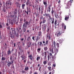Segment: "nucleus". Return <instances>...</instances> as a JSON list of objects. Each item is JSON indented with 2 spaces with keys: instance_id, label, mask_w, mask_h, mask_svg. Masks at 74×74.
I'll use <instances>...</instances> for the list:
<instances>
[{
  "instance_id": "nucleus-1",
  "label": "nucleus",
  "mask_w": 74,
  "mask_h": 74,
  "mask_svg": "<svg viewBox=\"0 0 74 74\" xmlns=\"http://www.w3.org/2000/svg\"><path fill=\"white\" fill-rule=\"evenodd\" d=\"M26 20L25 19L24 20V22H25V23H24L23 25V32H26V28H27V25H29V24H28L29 23V22H28L27 21H26Z\"/></svg>"
},
{
  "instance_id": "nucleus-2",
  "label": "nucleus",
  "mask_w": 74,
  "mask_h": 74,
  "mask_svg": "<svg viewBox=\"0 0 74 74\" xmlns=\"http://www.w3.org/2000/svg\"><path fill=\"white\" fill-rule=\"evenodd\" d=\"M73 2V0H70V1H68L66 4V8L69 9L71 6V4Z\"/></svg>"
},
{
  "instance_id": "nucleus-3",
  "label": "nucleus",
  "mask_w": 74,
  "mask_h": 74,
  "mask_svg": "<svg viewBox=\"0 0 74 74\" xmlns=\"http://www.w3.org/2000/svg\"><path fill=\"white\" fill-rule=\"evenodd\" d=\"M64 32V30H62L60 31H58L57 32V37H59L60 36L62 35V33H63Z\"/></svg>"
},
{
  "instance_id": "nucleus-4",
  "label": "nucleus",
  "mask_w": 74,
  "mask_h": 74,
  "mask_svg": "<svg viewBox=\"0 0 74 74\" xmlns=\"http://www.w3.org/2000/svg\"><path fill=\"white\" fill-rule=\"evenodd\" d=\"M48 40H46L45 42V43L44 44V46H46V47H44V49L45 51H47L48 49V48L47 47H48Z\"/></svg>"
},
{
  "instance_id": "nucleus-5",
  "label": "nucleus",
  "mask_w": 74,
  "mask_h": 74,
  "mask_svg": "<svg viewBox=\"0 0 74 74\" xmlns=\"http://www.w3.org/2000/svg\"><path fill=\"white\" fill-rule=\"evenodd\" d=\"M56 46H57V48H56V50L54 51L55 53H57L58 52V50H59V44L58 43H57L56 44Z\"/></svg>"
},
{
  "instance_id": "nucleus-6",
  "label": "nucleus",
  "mask_w": 74,
  "mask_h": 74,
  "mask_svg": "<svg viewBox=\"0 0 74 74\" xmlns=\"http://www.w3.org/2000/svg\"><path fill=\"white\" fill-rule=\"evenodd\" d=\"M5 4H6V6H7L8 7V5H9V4L10 5H11V3L10 1H6L5 3Z\"/></svg>"
},
{
  "instance_id": "nucleus-7",
  "label": "nucleus",
  "mask_w": 74,
  "mask_h": 74,
  "mask_svg": "<svg viewBox=\"0 0 74 74\" xmlns=\"http://www.w3.org/2000/svg\"><path fill=\"white\" fill-rule=\"evenodd\" d=\"M50 20H51V23L53 24L54 23V21H55V19L54 18H51V16L49 18Z\"/></svg>"
},
{
  "instance_id": "nucleus-8",
  "label": "nucleus",
  "mask_w": 74,
  "mask_h": 74,
  "mask_svg": "<svg viewBox=\"0 0 74 74\" xmlns=\"http://www.w3.org/2000/svg\"><path fill=\"white\" fill-rule=\"evenodd\" d=\"M42 30L43 31L44 30L45 31V29L47 28V24H43L42 25Z\"/></svg>"
},
{
  "instance_id": "nucleus-9",
  "label": "nucleus",
  "mask_w": 74,
  "mask_h": 74,
  "mask_svg": "<svg viewBox=\"0 0 74 74\" xmlns=\"http://www.w3.org/2000/svg\"><path fill=\"white\" fill-rule=\"evenodd\" d=\"M46 37L48 40H51V34H46Z\"/></svg>"
},
{
  "instance_id": "nucleus-10",
  "label": "nucleus",
  "mask_w": 74,
  "mask_h": 74,
  "mask_svg": "<svg viewBox=\"0 0 74 74\" xmlns=\"http://www.w3.org/2000/svg\"><path fill=\"white\" fill-rule=\"evenodd\" d=\"M28 58H30V59L31 60H33V59H34V58L33 57V55L32 54L30 55L29 56H28Z\"/></svg>"
},
{
  "instance_id": "nucleus-11",
  "label": "nucleus",
  "mask_w": 74,
  "mask_h": 74,
  "mask_svg": "<svg viewBox=\"0 0 74 74\" xmlns=\"http://www.w3.org/2000/svg\"><path fill=\"white\" fill-rule=\"evenodd\" d=\"M30 1V0H27V2L26 3V4L27 6L28 5H30L31 4L30 3H31V2H30V1Z\"/></svg>"
},
{
  "instance_id": "nucleus-12",
  "label": "nucleus",
  "mask_w": 74,
  "mask_h": 74,
  "mask_svg": "<svg viewBox=\"0 0 74 74\" xmlns=\"http://www.w3.org/2000/svg\"><path fill=\"white\" fill-rule=\"evenodd\" d=\"M61 26H62V27H64V29H66V26L64 25V23H62Z\"/></svg>"
},
{
  "instance_id": "nucleus-13",
  "label": "nucleus",
  "mask_w": 74,
  "mask_h": 74,
  "mask_svg": "<svg viewBox=\"0 0 74 74\" xmlns=\"http://www.w3.org/2000/svg\"><path fill=\"white\" fill-rule=\"evenodd\" d=\"M40 39V37H39L38 36H36V42H37V41H38Z\"/></svg>"
},
{
  "instance_id": "nucleus-14",
  "label": "nucleus",
  "mask_w": 74,
  "mask_h": 74,
  "mask_svg": "<svg viewBox=\"0 0 74 74\" xmlns=\"http://www.w3.org/2000/svg\"><path fill=\"white\" fill-rule=\"evenodd\" d=\"M38 36L39 37H42V32L41 31L38 32Z\"/></svg>"
},
{
  "instance_id": "nucleus-15",
  "label": "nucleus",
  "mask_w": 74,
  "mask_h": 74,
  "mask_svg": "<svg viewBox=\"0 0 74 74\" xmlns=\"http://www.w3.org/2000/svg\"><path fill=\"white\" fill-rule=\"evenodd\" d=\"M69 19V16H66L65 18V21H67Z\"/></svg>"
},
{
  "instance_id": "nucleus-16",
  "label": "nucleus",
  "mask_w": 74,
  "mask_h": 74,
  "mask_svg": "<svg viewBox=\"0 0 74 74\" xmlns=\"http://www.w3.org/2000/svg\"><path fill=\"white\" fill-rule=\"evenodd\" d=\"M45 16L46 17H49V18L50 17L51 15H50V14H47V13H45Z\"/></svg>"
},
{
  "instance_id": "nucleus-17",
  "label": "nucleus",
  "mask_w": 74,
  "mask_h": 74,
  "mask_svg": "<svg viewBox=\"0 0 74 74\" xmlns=\"http://www.w3.org/2000/svg\"><path fill=\"white\" fill-rule=\"evenodd\" d=\"M39 45L40 47H43L44 46V44H42V42H40Z\"/></svg>"
},
{
  "instance_id": "nucleus-18",
  "label": "nucleus",
  "mask_w": 74,
  "mask_h": 74,
  "mask_svg": "<svg viewBox=\"0 0 74 74\" xmlns=\"http://www.w3.org/2000/svg\"><path fill=\"white\" fill-rule=\"evenodd\" d=\"M55 49L53 48H52L50 49V52H51L52 53H53V49Z\"/></svg>"
},
{
  "instance_id": "nucleus-19",
  "label": "nucleus",
  "mask_w": 74,
  "mask_h": 74,
  "mask_svg": "<svg viewBox=\"0 0 74 74\" xmlns=\"http://www.w3.org/2000/svg\"><path fill=\"white\" fill-rule=\"evenodd\" d=\"M53 44H52V46H53V45H54V47L55 48H56V43L55 42V41H54L53 42Z\"/></svg>"
},
{
  "instance_id": "nucleus-20",
  "label": "nucleus",
  "mask_w": 74,
  "mask_h": 74,
  "mask_svg": "<svg viewBox=\"0 0 74 74\" xmlns=\"http://www.w3.org/2000/svg\"><path fill=\"white\" fill-rule=\"evenodd\" d=\"M42 22V23H45L46 22V20H45V18L44 17L43 18V21Z\"/></svg>"
},
{
  "instance_id": "nucleus-21",
  "label": "nucleus",
  "mask_w": 74,
  "mask_h": 74,
  "mask_svg": "<svg viewBox=\"0 0 74 74\" xmlns=\"http://www.w3.org/2000/svg\"><path fill=\"white\" fill-rule=\"evenodd\" d=\"M52 11L51 12L52 15H53V12H54V10H53V8H52Z\"/></svg>"
},
{
  "instance_id": "nucleus-22",
  "label": "nucleus",
  "mask_w": 74,
  "mask_h": 74,
  "mask_svg": "<svg viewBox=\"0 0 74 74\" xmlns=\"http://www.w3.org/2000/svg\"><path fill=\"white\" fill-rule=\"evenodd\" d=\"M11 64H11V62H8L7 63L8 66V67H10V66H11Z\"/></svg>"
},
{
  "instance_id": "nucleus-23",
  "label": "nucleus",
  "mask_w": 74,
  "mask_h": 74,
  "mask_svg": "<svg viewBox=\"0 0 74 74\" xmlns=\"http://www.w3.org/2000/svg\"><path fill=\"white\" fill-rule=\"evenodd\" d=\"M54 15L56 18H58V17H59V16L58 15V13L56 14V13L54 14Z\"/></svg>"
},
{
  "instance_id": "nucleus-24",
  "label": "nucleus",
  "mask_w": 74,
  "mask_h": 74,
  "mask_svg": "<svg viewBox=\"0 0 74 74\" xmlns=\"http://www.w3.org/2000/svg\"><path fill=\"white\" fill-rule=\"evenodd\" d=\"M25 7V4H23L22 5V10H23Z\"/></svg>"
},
{
  "instance_id": "nucleus-25",
  "label": "nucleus",
  "mask_w": 74,
  "mask_h": 74,
  "mask_svg": "<svg viewBox=\"0 0 74 74\" xmlns=\"http://www.w3.org/2000/svg\"><path fill=\"white\" fill-rule=\"evenodd\" d=\"M7 53H8V55L11 53V51H10V49H9V51H8Z\"/></svg>"
},
{
  "instance_id": "nucleus-26",
  "label": "nucleus",
  "mask_w": 74,
  "mask_h": 74,
  "mask_svg": "<svg viewBox=\"0 0 74 74\" xmlns=\"http://www.w3.org/2000/svg\"><path fill=\"white\" fill-rule=\"evenodd\" d=\"M10 37L12 38H14V35H12V34H11L10 35Z\"/></svg>"
},
{
  "instance_id": "nucleus-27",
  "label": "nucleus",
  "mask_w": 74,
  "mask_h": 74,
  "mask_svg": "<svg viewBox=\"0 0 74 74\" xmlns=\"http://www.w3.org/2000/svg\"><path fill=\"white\" fill-rule=\"evenodd\" d=\"M43 63L44 65H45V64H47V62L46 61H44Z\"/></svg>"
},
{
  "instance_id": "nucleus-28",
  "label": "nucleus",
  "mask_w": 74,
  "mask_h": 74,
  "mask_svg": "<svg viewBox=\"0 0 74 74\" xmlns=\"http://www.w3.org/2000/svg\"><path fill=\"white\" fill-rule=\"evenodd\" d=\"M16 4L17 5V7H20V6H19L20 5L18 2H16Z\"/></svg>"
},
{
  "instance_id": "nucleus-29",
  "label": "nucleus",
  "mask_w": 74,
  "mask_h": 74,
  "mask_svg": "<svg viewBox=\"0 0 74 74\" xmlns=\"http://www.w3.org/2000/svg\"><path fill=\"white\" fill-rule=\"evenodd\" d=\"M29 70V67H26L25 69V71H27Z\"/></svg>"
},
{
  "instance_id": "nucleus-30",
  "label": "nucleus",
  "mask_w": 74,
  "mask_h": 74,
  "mask_svg": "<svg viewBox=\"0 0 74 74\" xmlns=\"http://www.w3.org/2000/svg\"><path fill=\"white\" fill-rule=\"evenodd\" d=\"M40 56H39V57L38 56L36 58V60H37V61H38V60H40Z\"/></svg>"
},
{
  "instance_id": "nucleus-31",
  "label": "nucleus",
  "mask_w": 74,
  "mask_h": 74,
  "mask_svg": "<svg viewBox=\"0 0 74 74\" xmlns=\"http://www.w3.org/2000/svg\"><path fill=\"white\" fill-rule=\"evenodd\" d=\"M1 60L2 61L5 60V58L3 57H2L1 58Z\"/></svg>"
},
{
  "instance_id": "nucleus-32",
  "label": "nucleus",
  "mask_w": 74,
  "mask_h": 74,
  "mask_svg": "<svg viewBox=\"0 0 74 74\" xmlns=\"http://www.w3.org/2000/svg\"><path fill=\"white\" fill-rule=\"evenodd\" d=\"M57 24V20H56L54 22V25H56Z\"/></svg>"
},
{
  "instance_id": "nucleus-33",
  "label": "nucleus",
  "mask_w": 74,
  "mask_h": 74,
  "mask_svg": "<svg viewBox=\"0 0 74 74\" xmlns=\"http://www.w3.org/2000/svg\"><path fill=\"white\" fill-rule=\"evenodd\" d=\"M48 70H49V71H51V67L49 66L48 68Z\"/></svg>"
},
{
  "instance_id": "nucleus-34",
  "label": "nucleus",
  "mask_w": 74,
  "mask_h": 74,
  "mask_svg": "<svg viewBox=\"0 0 74 74\" xmlns=\"http://www.w3.org/2000/svg\"><path fill=\"white\" fill-rule=\"evenodd\" d=\"M31 38H30V36H29L27 39V41H29V40H30V39H31Z\"/></svg>"
},
{
  "instance_id": "nucleus-35",
  "label": "nucleus",
  "mask_w": 74,
  "mask_h": 74,
  "mask_svg": "<svg viewBox=\"0 0 74 74\" xmlns=\"http://www.w3.org/2000/svg\"><path fill=\"white\" fill-rule=\"evenodd\" d=\"M33 40V41H35V37L34 36H33L32 38Z\"/></svg>"
},
{
  "instance_id": "nucleus-36",
  "label": "nucleus",
  "mask_w": 74,
  "mask_h": 74,
  "mask_svg": "<svg viewBox=\"0 0 74 74\" xmlns=\"http://www.w3.org/2000/svg\"><path fill=\"white\" fill-rule=\"evenodd\" d=\"M43 4H44V5H47V3L46 2L44 1Z\"/></svg>"
},
{
  "instance_id": "nucleus-37",
  "label": "nucleus",
  "mask_w": 74,
  "mask_h": 74,
  "mask_svg": "<svg viewBox=\"0 0 74 74\" xmlns=\"http://www.w3.org/2000/svg\"><path fill=\"white\" fill-rule=\"evenodd\" d=\"M27 13H27V15H28V14H29L28 12V7H27Z\"/></svg>"
},
{
  "instance_id": "nucleus-38",
  "label": "nucleus",
  "mask_w": 74,
  "mask_h": 74,
  "mask_svg": "<svg viewBox=\"0 0 74 74\" xmlns=\"http://www.w3.org/2000/svg\"><path fill=\"white\" fill-rule=\"evenodd\" d=\"M50 58V56H49V55L47 56V58L48 59V60L49 61V58Z\"/></svg>"
},
{
  "instance_id": "nucleus-39",
  "label": "nucleus",
  "mask_w": 74,
  "mask_h": 74,
  "mask_svg": "<svg viewBox=\"0 0 74 74\" xmlns=\"http://www.w3.org/2000/svg\"><path fill=\"white\" fill-rule=\"evenodd\" d=\"M3 11L4 12H5L6 11V10H5V8H3Z\"/></svg>"
},
{
  "instance_id": "nucleus-40",
  "label": "nucleus",
  "mask_w": 74,
  "mask_h": 74,
  "mask_svg": "<svg viewBox=\"0 0 74 74\" xmlns=\"http://www.w3.org/2000/svg\"><path fill=\"white\" fill-rule=\"evenodd\" d=\"M51 5H49L48 6V9L49 10H51Z\"/></svg>"
},
{
  "instance_id": "nucleus-41",
  "label": "nucleus",
  "mask_w": 74,
  "mask_h": 74,
  "mask_svg": "<svg viewBox=\"0 0 74 74\" xmlns=\"http://www.w3.org/2000/svg\"><path fill=\"white\" fill-rule=\"evenodd\" d=\"M38 18H37L36 19V22H38Z\"/></svg>"
},
{
  "instance_id": "nucleus-42",
  "label": "nucleus",
  "mask_w": 74,
  "mask_h": 74,
  "mask_svg": "<svg viewBox=\"0 0 74 74\" xmlns=\"http://www.w3.org/2000/svg\"><path fill=\"white\" fill-rule=\"evenodd\" d=\"M41 51V49H40V48H38L37 49V51H38V52H39V51Z\"/></svg>"
},
{
  "instance_id": "nucleus-43",
  "label": "nucleus",
  "mask_w": 74,
  "mask_h": 74,
  "mask_svg": "<svg viewBox=\"0 0 74 74\" xmlns=\"http://www.w3.org/2000/svg\"><path fill=\"white\" fill-rule=\"evenodd\" d=\"M39 11L40 12V11H41V7L40 6L39 8Z\"/></svg>"
},
{
  "instance_id": "nucleus-44",
  "label": "nucleus",
  "mask_w": 74,
  "mask_h": 74,
  "mask_svg": "<svg viewBox=\"0 0 74 74\" xmlns=\"http://www.w3.org/2000/svg\"><path fill=\"white\" fill-rule=\"evenodd\" d=\"M21 58H22V60H24V59H23V56L22 55L21 56Z\"/></svg>"
},
{
  "instance_id": "nucleus-45",
  "label": "nucleus",
  "mask_w": 74,
  "mask_h": 74,
  "mask_svg": "<svg viewBox=\"0 0 74 74\" xmlns=\"http://www.w3.org/2000/svg\"><path fill=\"white\" fill-rule=\"evenodd\" d=\"M44 59H47V56H45L44 57Z\"/></svg>"
},
{
  "instance_id": "nucleus-46",
  "label": "nucleus",
  "mask_w": 74,
  "mask_h": 74,
  "mask_svg": "<svg viewBox=\"0 0 74 74\" xmlns=\"http://www.w3.org/2000/svg\"><path fill=\"white\" fill-rule=\"evenodd\" d=\"M42 21L40 22V27H41V24H42Z\"/></svg>"
},
{
  "instance_id": "nucleus-47",
  "label": "nucleus",
  "mask_w": 74,
  "mask_h": 74,
  "mask_svg": "<svg viewBox=\"0 0 74 74\" xmlns=\"http://www.w3.org/2000/svg\"><path fill=\"white\" fill-rule=\"evenodd\" d=\"M26 58H27V57H26L25 56H24L23 57V59H26Z\"/></svg>"
},
{
  "instance_id": "nucleus-48",
  "label": "nucleus",
  "mask_w": 74,
  "mask_h": 74,
  "mask_svg": "<svg viewBox=\"0 0 74 74\" xmlns=\"http://www.w3.org/2000/svg\"><path fill=\"white\" fill-rule=\"evenodd\" d=\"M50 9H47V12H50Z\"/></svg>"
},
{
  "instance_id": "nucleus-49",
  "label": "nucleus",
  "mask_w": 74,
  "mask_h": 74,
  "mask_svg": "<svg viewBox=\"0 0 74 74\" xmlns=\"http://www.w3.org/2000/svg\"><path fill=\"white\" fill-rule=\"evenodd\" d=\"M23 21V19H22V18H20V21L21 22H22V21Z\"/></svg>"
},
{
  "instance_id": "nucleus-50",
  "label": "nucleus",
  "mask_w": 74,
  "mask_h": 74,
  "mask_svg": "<svg viewBox=\"0 0 74 74\" xmlns=\"http://www.w3.org/2000/svg\"><path fill=\"white\" fill-rule=\"evenodd\" d=\"M33 73V72L32 71H30L29 72V74H32V73Z\"/></svg>"
},
{
  "instance_id": "nucleus-51",
  "label": "nucleus",
  "mask_w": 74,
  "mask_h": 74,
  "mask_svg": "<svg viewBox=\"0 0 74 74\" xmlns=\"http://www.w3.org/2000/svg\"><path fill=\"white\" fill-rule=\"evenodd\" d=\"M49 28H47V32H48H48H49Z\"/></svg>"
},
{
  "instance_id": "nucleus-52",
  "label": "nucleus",
  "mask_w": 74,
  "mask_h": 74,
  "mask_svg": "<svg viewBox=\"0 0 74 74\" xmlns=\"http://www.w3.org/2000/svg\"><path fill=\"white\" fill-rule=\"evenodd\" d=\"M41 66H40V67H39V71L40 72H41Z\"/></svg>"
},
{
  "instance_id": "nucleus-53",
  "label": "nucleus",
  "mask_w": 74,
  "mask_h": 74,
  "mask_svg": "<svg viewBox=\"0 0 74 74\" xmlns=\"http://www.w3.org/2000/svg\"><path fill=\"white\" fill-rule=\"evenodd\" d=\"M21 73H25V71H22L21 72Z\"/></svg>"
},
{
  "instance_id": "nucleus-54",
  "label": "nucleus",
  "mask_w": 74,
  "mask_h": 74,
  "mask_svg": "<svg viewBox=\"0 0 74 74\" xmlns=\"http://www.w3.org/2000/svg\"><path fill=\"white\" fill-rule=\"evenodd\" d=\"M45 56H47V52H45Z\"/></svg>"
},
{
  "instance_id": "nucleus-55",
  "label": "nucleus",
  "mask_w": 74,
  "mask_h": 74,
  "mask_svg": "<svg viewBox=\"0 0 74 74\" xmlns=\"http://www.w3.org/2000/svg\"><path fill=\"white\" fill-rule=\"evenodd\" d=\"M11 62V63L12 64H13V63H14V60H12Z\"/></svg>"
},
{
  "instance_id": "nucleus-56",
  "label": "nucleus",
  "mask_w": 74,
  "mask_h": 74,
  "mask_svg": "<svg viewBox=\"0 0 74 74\" xmlns=\"http://www.w3.org/2000/svg\"><path fill=\"white\" fill-rule=\"evenodd\" d=\"M14 15H11L10 16H11V17H12V18H13L14 17Z\"/></svg>"
},
{
  "instance_id": "nucleus-57",
  "label": "nucleus",
  "mask_w": 74,
  "mask_h": 74,
  "mask_svg": "<svg viewBox=\"0 0 74 74\" xmlns=\"http://www.w3.org/2000/svg\"><path fill=\"white\" fill-rule=\"evenodd\" d=\"M27 53L28 55H29V53H30V51H27Z\"/></svg>"
},
{
  "instance_id": "nucleus-58",
  "label": "nucleus",
  "mask_w": 74,
  "mask_h": 74,
  "mask_svg": "<svg viewBox=\"0 0 74 74\" xmlns=\"http://www.w3.org/2000/svg\"><path fill=\"white\" fill-rule=\"evenodd\" d=\"M48 66H51V64L50 63H48Z\"/></svg>"
},
{
  "instance_id": "nucleus-59",
  "label": "nucleus",
  "mask_w": 74,
  "mask_h": 74,
  "mask_svg": "<svg viewBox=\"0 0 74 74\" xmlns=\"http://www.w3.org/2000/svg\"><path fill=\"white\" fill-rule=\"evenodd\" d=\"M21 41H23V40H24V38H23L21 39Z\"/></svg>"
},
{
  "instance_id": "nucleus-60",
  "label": "nucleus",
  "mask_w": 74,
  "mask_h": 74,
  "mask_svg": "<svg viewBox=\"0 0 74 74\" xmlns=\"http://www.w3.org/2000/svg\"><path fill=\"white\" fill-rule=\"evenodd\" d=\"M58 4H60V0H59V1H58Z\"/></svg>"
},
{
  "instance_id": "nucleus-61",
  "label": "nucleus",
  "mask_w": 74,
  "mask_h": 74,
  "mask_svg": "<svg viewBox=\"0 0 74 74\" xmlns=\"http://www.w3.org/2000/svg\"><path fill=\"white\" fill-rule=\"evenodd\" d=\"M2 27H3L2 25H1V24H0V28H2Z\"/></svg>"
},
{
  "instance_id": "nucleus-62",
  "label": "nucleus",
  "mask_w": 74,
  "mask_h": 74,
  "mask_svg": "<svg viewBox=\"0 0 74 74\" xmlns=\"http://www.w3.org/2000/svg\"><path fill=\"white\" fill-rule=\"evenodd\" d=\"M27 32L28 33H30V32L29 31V30H27Z\"/></svg>"
},
{
  "instance_id": "nucleus-63",
  "label": "nucleus",
  "mask_w": 74,
  "mask_h": 74,
  "mask_svg": "<svg viewBox=\"0 0 74 74\" xmlns=\"http://www.w3.org/2000/svg\"><path fill=\"white\" fill-rule=\"evenodd\" d=\"M34 44H35L34 45L35 47H36V46H37V43H36V42H35V43H34Z\"/></svg>"
},
{
  "instance_id": "nucleus-64",
  "label": "nucleus",
  "mask_w": 74,
  "mask_h": 74,
  "mask_svg": "<svg viewBox=\"0 0 74 74\" xmlns=\"http://www.w3.org/2000/svg\"><path fill=\"white\" fill-rule=\"evenodd\" d=\"M29 45H31L32 43L31 42H29Z\"/></svg>"
}]
</instances>
